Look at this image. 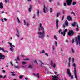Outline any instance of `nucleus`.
<instances>
[{"instance_id":"1","label":"nucleus","mask_w":80,"mask_h":80,"mask_svg":"<svg viewBox=\"0 0 80 80\" xmlns=\"http://www.w3.org/2000/svg\"><path fill=\"white\" fill-rule=\"evenodd\" d=\"M42 33L41 32H38V33L39 35H40L38 37L39 38H41L42 39L43 37H44L45 36V35H44L45 32L44 31V29L43 27V26H42Z\"/></svg>"},{"instance_id":"2","label":"nucleus","mask_w":80,"mask_h":80,"mask_svg":"<svg viewBox=\"0 0 80 80\" xmlns=\"http://www.w3.org/2000/svg\"><path fill=\"white\" fill-rule=\"evenodd\" d=\"M75 42H76V45H78V43L80 47V36L79 35H78V37L75 38Z\"/></svg>"},{"instance_id":"3","label":"nucleus","mask_w":80,"mask_h":80,"mask_svg":"<svg viewBox=\"0 0 80 80\" xmlns=\"http://www.w3.org/2000/svg\"><path fill=\"white\" fill-rule=\"evenodd\" d=\"M67 73L69 75L70 77L71 76V78L72 79H73V75H71V73L70 71V69H69V68H68V69H67Z\"/></svg>"},{"instance_id":"4","label":"nucleus","mask_w":80,"mask_h":80,"mask_svg":"<svg viewBox=\"0 0 80 80\" xmlns=\"http://www.w3.org/2000/svg\"><path fill=\"white\" fill-rule=\"evenodd\" d=\"M74 34V32L72 30H69L68 33V35L69 36H72Z\"/></svg>"},{"instance_id":"5","label":"nucleus","mask_w":80,"mask_h":80,"mask_svg":"<svg viewBox=\"0 0 80 80\" xmlns=\"http://www.w3.org/2000/svg\"><path fill=\"white\" fill-rule=\"evenodd\" d=\"M8 43H9V44H10V47H11V48H10V50H11L12 52H13L14 50V48L13 47V45H12V43L10 42H8Z\"/></svg>"},{"instance_id":"6","label":"nucleus","mask_w":80,"mask_h":80,"mask_svg":"<svg viewBox=\"0 0 80 80\" xmlns=\"http://www.w3.org/2000/svg\"><path fill=\"white\" fill-rule=\"evenodd\" d=\"M72 2V0H66V2L68 5H70Z\"/></svg>"},{"instance_id":"7","label":"nucleus","mask_w":80,"mask_h":80,"mask_svg":"<svg viewBox=\"0 0 80 80\" xmlns=\"http://www.w3.org/2000/svg\"><path fill=\"white\" fill-rule=\"evenodd\" d=\"M5 57V55H2V53H0V60H1V59L4 60Z\"/></svg>"},{"instance_id":"8","label":"nucleus","mask_w":80,"mask_h":80,"mask_svg":"<svg viewBox=\"0 0 80 80\" xmlns=\"http://www.w3.org/2000/svg\"><path fill=\"white\" fill-rule=\"evenodd\" d=\"M44 8H43V11L44 13H46V11H48V9L46 7L45 5H44L43 6Z\"/></svg>"},{"instance_id":"9","label":"nucleus","mask_w":80,"mask_h":80,"mask_svg":"<svg viewBox=\"0 0 80 80\" xmlns=\"http://www.w3.org/2000/svg\"><path fill=\"white\" fill-rule=\"evenodd\" d=\"M59 22V21L58 20V19H57L56 20V24L57 29H58V22Z\"/></svg>"},{"instance_id":"10","label":"nucleus","mask_w":80,"mask_h":80,"mask_svg":"<svg viewBox=\"0 0 80 80\" xmlns=\"http://www.w3.org/2000/svg\"><path fill=\"white\" fill-rule=\"evenodd\" d=\"M73 66H74V73L76 71V64L75 63H73V64H72Z\"/></svg>"},{"instance_id":"11","label":"nucleus","mask_w":80,"mask_h":80,"mask_svg":"<svg viewBox=\"0 0 80 80\" xmlns=\"http://www.w3.org/2000/svg\"><path fill=\"white\" fill-rule=\"evenodd\" d=\"M2 50V51H3V52H8V51H7V50H5L4 48H1V47H0V50Z\"/></svg>"},{"instance_id":"12","label":"nucleus","mask_w":80,"mask_h":80,"mask_svg":"<svg viewBox=\"0 0 80 80\" xmlns=\"http://www.w3.org/2000/svg\"><path fill=\"white\" fill-rule=\"evenodd\" d=\"M74 74L75 75V78L77 80H78V78H77V71H76V70H75V72L74 73Z\"/></svg>"},{"instance_id":"13","label":"nucleus","mask_w":80,"mask_h":80,"mask_svg":"<svg viewBox=\"0 0 80 80\" xmlns=\"http://www.w3.org/2000/svg\"><path fill=\"white\" fill-rule=\"evenodd\" d=\"M3 8V3L2 2H1L0 3V8Z\"/></svg>"},{"instance_id":"14","label":"nucleus","mask_w":80,"mask_h":80,"mask_svg":"<svg viewBox=\"0 0 80 80\" xmlns=\"http://www.w3.org/2000/svg\"><path fill=\"white\" fill-rule=\"evenodd\" d=\"M33 75H35L36 77H38L39 78H40V76L39 75V73H37V75H36V74H35V73H33Z\"/></svg>"},{"instance_id":"15","label":"nucleus","mask_w":80,"mask_h":80,"mask_svg":"<svg viewBox=\"0 0 80 80\" xmlns=\"http://www.w3.org/2000/svg\"><path fill=\"white\" fill-rule=\"evenodd\" d=\"M32 8V6L30 5L29 6V11L30 12H31V9Z\"/></svg>"},{"instance_id":"16","label":"nucleus","mask_w":80,"mask_h":80,"mask_svg":"<svg viewBox=\"0 0 80 80\" xmlns=\"http://www.w3.org/2000/svg\"><path fill=\"white\" fill-rule=\"evenodd\" d=\"M65 25L66 26H68L69 25V23L67 21V20H66L65 22Z\"/></svg>"},{"instance_id":"17","label":"nucleus","mask_w":80,"mask_h":80,"mask_svg":"<svg viewBox=\"0 0 80 80\" xmlns=\"http://www.w3.org/2000/svg\"><path fill=\"white\" fill-rule=\"evenodd\" d=\"M17 33H18V34H16V35L18 37H19V33L18 29H17Z\"/></svg>"},{"instance_id":"18","label":"nucleus","mask_w":80,"mask_h":80,"mask_svg":"<svg viewBox=\"0 0 80 80\" xmlns=\"http://www.w3.org/2000/svg\"><path fill=\"white\" fill-rule=\"evenodd\" d=\"M67 19L68 20H72V18L70 16H68Z\"/></svg>"},{"instance_id":"19","label":"nucleus","mask_w":80,"mask_h":80,"mask_svg":"<svg viewBox=\"0 0 80 80\" xmlns=\"http://www.w3.org/2000/svg\"><path fill=\"white\" fill-rule=\"evenodd\" d=\"M11 73H12L11 75L12 76H15L16 75V74L15 73V72L14 71H13V72H11Z\"/></svg>"},{"instance_id":"20","label":"nucleus","mask_w":80,"mask_h":80,"mask_svg":"<svg viewBox=\"0 0 80 80\" xmlns=\"http://www.w3.org/2000/svg\"><path fill=\"white\" fill-rule=\"evenodd\" d=\"M58 32H59V33H60L61 32V34L62 35L63 34V32L62 31L61 29H59V31H58Z\"/></svg>"},{"instance_id":"21","label":"nucleus","mask_w":80,"mask_h":80,"mask_svg":"<svg viewBox=\"0 0 80 80\" xmlns=\"http://www.w3.org/2000/svg\"><path fill=\"white\" fill-rule=\"evenodd\" d=\"M59 74H58L56 76V75H52V77H53L55 78V79H56L57 78V77H58V76Z\"/></svg>"},{"instance_id":"22","label":"nucleus","mask_w":80,"mask_h":80,"mask_svg":"<svg viewBox=\"0 0 80 80\" xmlns=\"http://www.w3.org/2000/svg\"><path fill=\"white\" fill-rule=\"evenodd\" d=\"M76 21H74V22L72 24V26H73V27H75V26H76Z\"/></svg>"},{"instance_id":"23","label":"nucleus","mask_w":80,"mask_h":80,"mask_svg":"<svg viewBox=\"0 0 80 80\" xmlns=\"http://www.w3.org/2000/svg\"><path fill=\"white\" fill-rule=\"evenodd\" d=\"M40 62L42 63L41 66L42 67H43V65H44V63L43 62L42 63V60H40Z\"/></svg>"},{"instance_id":"24","label":"nucleus","mask_w":80,"mask_h":80,"mask_svg":"<svg viewBox=\"0 0 80 80\" xmlns=\"http://www.w3.org/2000/svg\"><path fill=\"white\" fill-rule=\"evenodd\" d=\"M28 67L30 68H32L33 67V66L31 65H29L28 66Z\"/></svg>"},{"instance_id":"25","label":"nucleus","mask_w":80,"mask_h":80,"mask_svg":"<svg viewBox=\"0 0 80 80\" xmlns=\"http://www.w3.org/2000/svg\"><path fill=\"white\" fill-rule=\"evenodd\" d=\"M71 50L72 51V53H75L74 50L73 48H71Z\"/></svg>"},{"instance_id":"26","label":"nucleus","mask_w":80,"mask_h":80,"mask_svg":"<svg viewBox=\"0 0 80 80\" xmlns=\"http://www.w3.org/2000/svg\"><path fill=\"white\" fill-rule=\"evenodd\" d=\"M20 68L19 65H18V66H15L14 68Z\"/></svg>"},{"instance_id":"27","label":"nucleus","mask_w":80,"mask_h":80,"mask_svg":"<svg viewBox=\"0 0 80 80\" xmlns=\"http://www.w3.org/2000/svg\"><path fill=\"white\" fill-rule=\"evenodd\" d=\"M42 24L41 23H40V27L41 29L42 30Z\"/></svg>"},{"instance_id":"28","label":"nucleus","mask_w":80,"mask_h":80,"mask_svg":"<svg viewBox=\"0 0 80 80\" xmlns=\"http://www.w3.org/2000/svg\"><path fill=\"white\" fill-rule=\"evenodd\" d=\"M26 62H22L23 65H25V64H26Z\"/></svg>"},{"instance_id":"29","label":"nucleus","mask_w":80,"mask_h":80,"mask_svg":"<svg viewBox=\"0 0 80 80\" xmlns=\"http://www.w3.org/2000/svg\"><path fill=\"white\" fill-rule=\"evenodd\" d=\"M60 12H58L57 15V17H58L59 15H60Z\"/></svg>"},{"instance_id":"30","label":"nucleus","mask_w":80,"mask_h":80,"mask_svg":"<svg viewBox=\"0 0 80 80\" xmlns=\"http://www.w3.org/2000/svg\"><path fill=\"white\" fill-rule=\"evenodd\" d=\"M17 18L18 21V23H21V22L19 18Z\"/></svg>"},{"instance_id":"31","label":"nucleus","mask_w":80,"mask_h":80,"mask_svg":"<svg viewBox=\"0 0 80 80\" xmlns=\"http://www.w3.org/2000/svg\"><path fill=\"white\" fill-rule=\"evenodd\" d=\"M65 12V11L64 9H63L62 12V14H64Z\"/></svg>"},{"instance_id":"32","label":"nucleus","mask_w":80,"mask_h":80,"mask_svg":"<svg viewBox=\"0 0 80 80\" xmlns=\"http://www.w3.org/2000/svg\"><path fill=\"white\" fill-rule=\"evenodd\" d=\"M17 59L18 60H20V58L19 56H17Z\"/></svg>"},{"instance_id":"33","label":"nucleus","mask_w":80,"mask_h":80,"mask_svg":"<svg viewBox=\"0 0 80 80\" xmlns=\"http://www.w3.org/2000/svg\"><path fill=\"white\" fill-rule=\"evenodd\" d=\"M54 38L56 40H57V37L55 35H54Z\"/></svg>"},{"instance_id":"34","label":"nucleus","mask_w":80,"mask_h":80,"mask_svg":"<svg viewBox=\"0 0 80 80\" xmlns=\"http://www.w3.org/2000/svg\"><path fill=\"white\" fill-rule=\"evenodd\" d=\"M23 78V76L22 75H20L19 76V78L21 79Z\"/></svg>"},{"instance_id":"35","label":"nucleus","mask_w":80,"mask_h":80,"mask_svg":"<svg viewBox=\"0 0 80 80\" xmlns=\"http://www.w3.org/2000/svg\"><path fill=\"white\" fill-rule=\"evenodd\" d=\"M45 51L44 50H42V52H41V53H45Z\"/></svg>"},{"instance_id":"36","label":"nucleus","mask_w":80,"mask_h":80,"mask_svg":"<svg viewBox=\"0 0 80 80\" xmlns=\"http://www.w3.org/2000/svg\"><path fill=\"white\" fill-rule=\"evenodd\" d=\"M65 30H64V32H63V36H65Z\"/></svg>"},{"instance_id":"37","label":"nucleus","mask_w":80,"mask_h":80,"mask_svg":"<svg viewBox=\"0 0 80 80\" xmlns=\"http://www.w3.org/2000/svg\"><path fill=\"white\" fill-rule=\"evenodd\" d=\"M53 63V61H51V66H52Z\"/></svg>"},{"instance_id":"38","label":"nucleus","mask_w":80,"mask_h":80,"mask_svg":"<svg viewBox=\"0 0 80 80\" xmlns=\"http://www.w3.org/2000/svg\"><path fill=\"white\" fill-rule=\"evenodd\" d=\"M55 43L56 44V46H57V44H58V42H57V41H55Z\"/></svg>"},{"instance_id":"39","label":"nucleus","mask_w":80,"mask_h":80,"mask_svg":"<svg viewBox=\"0 0 80 80\" xmlns=\"http://www.w3.org/2000/svg\"><path fill=\"white\" fill-rule=\"evenodd\" d=\"M24 25H26V22L25 20H24Z\"/></svg>"},{"instance_id":"40","label":"nucleus","mask_w":80,"mask_h":80,"mask_svg":"<svg viewBox=\"0 0 80 80\" xmlns=\"http://www.w3.org/2000/svg\"><path fill=\"white\" fill-rule=\"evenodd\" d=\"M74 42V39H72V43H73Z\"/></svg>"},{"instance_id":"41","label":"nucleus","mask_w":80,"mask_h":80,"mask_svg":"<svg viewBox=\"0 0 80 80\" xmlns=\"http://www.w3.org/2000/svg\"><path fill=\"white\" fill-rule=\"evenodd\" d=\"M50 11L52 13V8H50Z\"/></svg>"},{"instance_id":"42","label":"nucleus","mask_w":80,"mask_h":80,"mask_svg":"<svg viewBox=\"0 0 80 80\" xmlns=\"http://www.w3.org/2000/svg\"><path fill=\"white\" fill-rule=\"evenodd\" d=\"M35 16H35V14H34L33 16V19H34V18H35Z\"/></svg>"},{"instance_id":"43","label":"nucleus","mask_w":80,"mask_h":80,"mask_svg":"<svg viewBox=\"0 0 80 80\" xmlns=\"http://www.w3.org/2000/svg\"><path fill=\"white\" fill-rule=\"evenodd\" d=\"M70 62L69 61H68V66L69 67H70Z\"/></svg>"},{"instance_id":"44","label":"nucleus","mask_w":80,"mask_h":80,"mask_svg":"<svg viewBox=\"0 0 80 80\" xmlns=\"http://www.w3.org/2000/svg\"><path fill=\"white\" fill-rule=\"evenodd\" d=\"M39 10H38V16H39Z\"/></svg>"},{"instance_id":"45","label":"nucleus","mask_w":80,"mask_h":80,"mask_svg":"<svg viewBox=\"0 0 80 80\" xmlns=\"http://www.w3.org/2000/svg\"><path fill=\"white\" fill-rule=\"evenodd\" d=\"M76 24L77 27H79V26L78 25V22H76Z\"/></svg>"},{"instance_id":"46","label":"nucleus","mask_w":80,"mask_h":80,"mask_svg":"<svg viewBox=\"0 0 80 80\" xmlns=\"http://www.w3.org/2000/svg\"><path fill=\"white\" fill-rule=\"evenodd\" d=\"M76 2H73L72 4L73 5H76Z\"/></svg>"},{"instance_id":"47","label":"nucleus","mask_w":80,"mask_h":80,"mask_svg":"<svg viewBox=\"0 0 80 80\" xmlns=\"http://www.w3.org/2000/svg\"><path fill=\"white\" fill-rule=\"evenodd\" d=\"M71 59V57H69V60H68V61H69L70 62H71V60H70Z\"/></svg>"},{"instance_id":"48","label":"nucleus","mask_w":80,"mask_h":80,"mask_svg":"<svg viewBox=\"0 0 80 80\" xmlns=\"http://www.w3.org/2000/svg\"><path fill=\"white\" fill-rule=\"evenodd\" d=\"M64 16H62V19H61V20H63V19H64Z\"/></svg>"},{"instance_id":"49","label":"nucleus","mask_w":80,"mask_h":80,"mask_svg":"<svg viewBox=\"0 0 80 80\" xmlns=\"http://www.w3.org/2000/svg\"><path fill=\"white\" fill-rule=\"evenodd\" d=\"M72 62H73V63H74V58H73L72 60Z\"/></svg>"},{"instance_id":"50","label":"nucleus","mask_w":80,"mask_h":80,"mask_svg":"<svg viewBox=\"0 0 80 80\" xmlns=\"http://www.w3.org/2000/svg\"><path fill=\"white\" fill-rule=\"evenodd\" d=\"M10 63L12 65V66H13V64L12 62H10Z\"/></svg>"},{"instance_id":"51","label":"nucleus","mask_w":80,"mask_h":80,"mask_svg":"<svg viewBox=\"0 0 80 80\" xmlns=\"http://www.w3.org/2000/svg\"><path fill=\"white\" fill-rule=\"evenodd\" d=\"M67 31V29H66L65 30V35H66V32Z\"/></svg>"},{"instance_id":"52","label":"nucleus","mask_w":80,"mask_h":80,"mask_svg":"<svg viewBox=\"0 0 80 80\" xmlns=\"http://www.w3.org/2000/svg\"><path fill=\"white\" fill-rule=\"evenodd\" d=\"M76 30H77V31H78L79 30L78 28H76Z\"/></svg>"},{"instance_id":"53","label":"nucleus","mask_w":80,"mask_h":80,"mask_svg":"<svg viewBox=\"0 0 80 80\" xmlns=\"http://www.w3.org/2000/svg\"><path fill=\"white\" fill-rule=\"evenodd\" d=\"M45 54L46 55H47V56H48V53H45Z\"/></svg>"},{"instance_id":"54","label":"nucleus","mask_w":80,"mask_h":80,"mask_svg":"<svg viewBox=\"0 0 80 80\" xmlns=\"http://www.w3.org/2000/svg\"><path fill=\"white\" fill-rule=\"evenodd\" d=\"M6 77L7 75H4V77H3V78H4L5 77Z\"/></svg>"},{"instance_id":"55","label":"nucleus","mask_w":80,"mask_h":80,"mask_svg":"<svg viewBox=\"0 0 80 80\" xmlns=\"http://www.w3.org/2000/svg\"><path fill=\"white\" fill-rule=\"evenodd\" d=\"M34 62H36L37 64H38V62H37V60H35L34 61Z\"/></svg>"},{"instance_id":"56","label":"nucleus","mask_w":80,"mask_h":80,"mask_svg":"<svg viewBox=\"0 0 80 80\" xmlns=\"http://www.w3.org/2000/svg\"><path fill=\"white\" fill-rule=\"evenodd\" d=\"M15 61H16V63H18V62L17 60V59H15Z\"/></svg>"},{"instance_id":"57","label":"nucleus","mask_w":80,"mask_h":80,"mask_svg":"<svg viewBox=\"0 0 80 80\" xmlns=\"http://www.w3.org/2000/svg\"><path fill=\"white\" fill-rule=\"evenodd\" d=\"M52 80H58L57 79H55V78H52Z\"/></svg>"},{"instance_id":"58","label":"nucleus","mask_w":80,"mask_h":80,"mask_svg":"<svg viewBox=\"0 0 80 80\" xmlns=\"http://www.w3.org/2000/svg\"><path fill=\"white\" fill-rule=\"evenodd\" d=\"M55 65H56L55 63H54V64H53V67H54V68H55Z\"/></svg>"},{"instance_id":"59","label":"nucleus","mask_w":80,"mask_h":80,"mask_svg":"<svg viewBox=\"0 0 80 80\" xmlns=\"http://www.w3.org/2000/svg\"><path fill=\"white\" fill-rule=\"evenodd\" d=\"M24 60H29V58H25Z\"/></svg>"},{"instance_id":"60","label":"nucleus","mask_w":80,"mask_h":80,"mask_svg":"<svg viewBox=\"0 0 80 80\" xmlns=\"http://www.w3.org/2000/svg\"><path fill=\"white\" fill-rule=\"evenodd\" d=\"M65 42H66L68 43V40H66Z\"/></svg>"},{"instance_id":"61","label":"nucleus","mask_w":80,"mask_h":80,"mask_svg":"<svg viewBox=\"0 0 80 80\" xmlns=\"http://www.w3.org/2000/svg\"><path fill=\"white\" fill-rule=\"evenodd\" d=\"M1 21L2 22H4V20L3 19H1Z\"/></svg>"},{"instance_id":"62","label":"nucleus","mask_w":80,"mask_h":80,"mask_svg":"<svg viewBox=\"0 0 80 80\" xmlns=\"http://www.w3.org/2000/svg\"><path fill=\"white\" fill-rule=\"evenodd\" d=\"M38 30L39 32H40V31L41 30V29H40V28H38Z\"/></svg>"},{"instance_id":"63","label":"nucleus","mask_w":80,"mask_h":80,"mask_svg":"<svg viewBox=\"0 0 80 80\" xmlns=\"http://www.w3.org/2000/svg\"><path fill=\"white\" fill-rule=\"evenodd\" d=\"M71 13H73L74 14V15H75V14H74V12H73V11H72L71 12Z\"/></svg>"},{"instance_id":"64","label":"nucleus","mask_w":80,"mask_h":80,"mask_svg":"<svg viewBox=\"0 0 80 80\" xmlns=\"http://www.w3.org/2000/svg\"><path fill=\"white\" fill-rule=\"evenodd\" d=\"M64 6H66V3H64Z\"/></svg>"}]
</instances>
